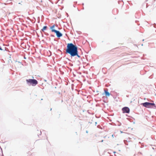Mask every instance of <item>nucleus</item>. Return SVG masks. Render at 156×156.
I'll return each mask as SVG.
<instances>
[{"instance_id": "1", "label": "nucleus", "mask_w": 156, "mask_h": 156, "mask_svg": "<svg viewBox=\"0 0 156 156\" xmlns=\"http://www.w3.org/2000/svg\"><path fill=\"white\" fill-rule=\"evenodd\" d=\"M66 51V53L69 54L71 57L76 56L78 58L80 57L78 54L77 47L72 43L67 44Z\"/></svg>"}, {"instance_id": "2", "label": "nucleus", "mask_w": 156, "mask_h": 156, "mask_svg": "<svg viewBox=\"0 0 156 156\" xmlns=\"http://www.w3.org/2000/svg\"><path fill=\"white\" fill-rule=\"evenodd\" d=\"M141 105L147 108H151L154 107L156 108V106L154 103H152L149 102H145L141 104Z\"/></svg>"}, {"instance_id": "3", "label": "nucleus", "mask_w": 156, "mask_h": 156, "mask_svg": "<svg viewBox=\"0 0 156 156\" xmlns=\"http://www.w3.org/2000/svg\"><path fill=\"white\" fill-rule=\"evenodd\" d=\"M26 81L28 85H31L34 86H36L38 83L37 81L34 79H27Z\"/></svg>"}, {"instance_id": "4", "label": "nucleus", "mask_w": 156, "mask_h": 156, "mask_svg": "<svg viewBox=\"0 0 156 156\" xmlns=\"http://www.w3.org/2000/svg\"><path fill=\"white\" fill-rule=\"evenodd\" d=\"M54 33L56 34L57 37L60 38L62 36V34L59 31L57 30H54Z\"/></svg>"}, {"instance_id": "5", "label": "nucleus", "mask_w": 156, "mask_h": 156, "mask_svg": "<svg viewBox=\"0 0 156 156\" xmlns=\"http://www.w3.org/2000/svg\"><path fill=\"white\" fill-rule=\"evenodd\" d=\"M122 110L123 113H129L130 111L129 108L126 107L123 108L122 109Z\"/></svg>"}, {"instance_id": "6", "label": "nucleus", "mask_w": 156, "mask_h": 156, "mask_svg": "<svg viewBox=\"0 0 156 156\" xmlns=\"http://www.w3.org/2000/svg\"><path fill=\"white\" fill-rule=\"evenodd\" d=\"M105 95L107 96H109L110 95V93L107 91L105 90Z\"/></svg>"}, {"instance_id": "7", "label": "nucleus", "mask_w": 156, "mask_h": 156, "mask_svg": "<svg viewBox=\"0 0 156 156\" xmlns=\"http://www.w3.org/2000/svg\"><path fill=\"white\" fill-rule=\"evenodd\" d=\"M55 27V25H53L52 26H51L50 27V29L51 30V31L52 32H54V30H55L54 29Z\"/></svg>"}, {"instance_id": "8", "label": "nucleus", "mask_w": 156, "mask_h": 156, "mask_svg": "<svg viewBox=\"0 0 156 156\" xmlns=\"http://www.w3.org/2000/svg\"><path fill=\"white\" fill-rule=\"evenodd\" d=\"M47 26H44L43 27V28L41 29V30L44 32V31L45 30H46L47 28Z\"/></svg>"}, {"instance_id": "9", "label": "nucleus", "mask_w": 156, "mask_h": 156, "mask_svg": "<svg viewBox=\"0 0 156 156\" xmlns=\"http://www.w3.org/2000/svg\"><path fill=\"white\" fill-rule=\"evenodd\" d=\"M124 143L126 145H128V144H127V141L126 140H124Z\"/></svg>"}, {"instance_id": "10", "label": "nucleus", "mask_w": 156, "mask_h": 156, "mask_svg": "<svg viewBox=\"0 0 156 156\" xmlns=\"http://www.w3.org/2000/svg\"><path fill=\"white\" fill-rule=\"evenodd\" d=\"M154 27L155 28L156 27V24L155 23H154Z\"/></svg>"}, {"instance_id": "11", "label": "nucleus", "mask_w": 156, "mask_h": 156, "mask_svg": "<svg viewBox=\"0 0 156 156\" xmlns=\"http://www.w3.org/2000/svg\"><path fill=\"white\" fill-rule=\"evenodd\" d=\"M0 50H3L2 49L1 47V46H0Z\"/></svg>"}, {"instance_id": "12", "label": "nucleus", "mask_w": 156, "mask_h": 156, "mask_svg": "<svg viewBox=\"0 0 156 156\" xmlns=\"http://www.w3.org/2000/svg\"><path fill=\"white\" fill-rule=\"evenodd\" d=\"M51 36L52 37H55V36L54 35H51Z\"/></svg>"}, {"instance_id": "13", "label": "nucleus", "mask_w": 156, "mask_h": 156, "mask_svg": "<svg viewBox=\"0 0 156 156\" xmlns=\"http://www.w3.org/2000/svg\"><path fill=\"white\" fill-rule=\"evenodd\" d=\"M18 4H21V5H22V4H21V3L20 2L19 3H18Z\"/></svg>"}, {"instance_id": "14", "label": "nucleus", "mask_w": 156, "mask_h": 156, "mask_svg": "<svg viewBox=\"0 0 156 156\" xmlns=\"http://www.w3.org/2000/svg\"><path fill=\"white\" fill-rule=\"evenodd\" d=\"M86 133H88V131L87 130V131H86Z\"/></svg>"}, {"instance_id": "15", "label": "nucleus", "mask_w": 156, "mask_h": 156, "mask_svg": "<svg viewBox=\"0 0 156 156\" xmlns=\"http://www.w3.org/2000/svg\"><path fill=\"white\" fill-rule=\"evenodd\" d=\"M95 125H96V124H97V122H95Z\"/></svg>"}, {"instance_id": "16", "label": "nucleus", "mask_w": 156, "mask_h": 156, "mask_svg": "<svg viewBox=\"0 0 156 156\" xmlns=\"http://www.w3.org/2000/svg\"><path fill=\"white\" fill-rule=\"evenodd\" d=\"M103 140H101V142H103Z\"/></svg>"}, {"instance_id": "17", "label": "nucleus", "mask_w": 156, "mask_h": 156, "mask_svg": "<svg viewBox=\"0 0 156 156\" xmlns=\"http://www.w3.org/2000/svg\"><path fill=\"white\" fill-rule=\"evenodd\" d=\"M44 80V81H46V80Z\"/></svg>"}, {"instance_id": "18", "label": "nucleus", "mask_w": 156, "mask_h": 156, "mask_svg": "<svg viewBox=\"0 0 156 156\" xmlns=\"http://www.w3.org/2000/svg\"><path fill=\"white\" fill-rule=\"evenodd\" d=\"M112 137H113V135H112Z\"/></svg>"}, {"instance_id": "19", "label": "nucleus", "mask_w": 156, "mask_h": 156, "mask_svg": "<svg viewBox=\"0 0 156 156\" xmlns=\"http://www.w3.org/2000/svg\"><path fill=\"white\" fill-rule=\"evenodd\" d=\"M40 133H41L40 134H41V131H40Z\"/></svg>"}, {"instance_id": "20", "label": "nucleus", "mask_w": 156, "mask_h": 156, "mask_svg": "<svg viewBox=\"0 0 156 156\" xmlns=\"http://www.w3.org/2000/svg\"><path fill=\"white\" fill-rule=\"evenodd\" d=\"M144 41V39L143 40V41Z\"/></svg>"}, {"instance_id": "21", "label": "nucleus", "mask_w": 156, "mask_h": 156, "mask_svg": "<svg viewBox=\"0 0 156 156\" xmlns=\"http://www.w3.org/2000/svg\"><path fill=\"white\" fill-rule=\"evenodd\" d=\"M120 132H121V133H122V131H120Z\"/></svg>"}, {"instance_id": "22", "label": "nucleus", "mask_w": 156, "mask_h": 156, "mask_svg": "<svg viewBox=\"0 0 156 156\" xmlns=\"http://www.w3.org/2000/svg\"><path fill=\"white\" fill-rule=\"evenodd\" d=\"M43 100L42 99H41V100Z\"/></svg>"}]
</instances>
